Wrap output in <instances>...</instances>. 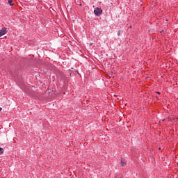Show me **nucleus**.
Listing matches in <instances>:
<instances>
[{
	"label": "nucleus",
	"instance_id": "1",
	"mask_svg": "<svg viewBox=\"0 0 178 178\" xmlns=\"http://www.w3.org/2000/svg\"><path fill=\"white\" fill-rule=\"evenodd\" d=\"M94 13L96 16H99V15H102V9L100 8H95Z\"/></svg>",
	"mask_w": 178,
	"mask_h": 178
},
{
	"label": "nucleus",
	"instance_id": "2",
	"mask_svg": "<svg viewBox=\"0 0 178 178\" xmlns=\"http://www.w3.org/2000/svg\"><path fill=\"white\" fill-rule=\"evenodd\" d=\"M8 33V30L6 27L2 28L0 29V37H2V35H5Z\"/></svg>",
	"mask_w": 178,
	"mask_h": 178
},
{
	"label": "nucleus",
	"instance_id": "3",
	"mask_svg": "<svg viewBox=\"0 0 178 178\" xmlns=\"http://www.w3.org/2000/svg\"><path fill=\"white\" fill-rule=\"evenodd\" d=\"M3 154V148L0 147V155H2Z\"/></svg>",
	"mask_w": 178,
	"mask_h": 178
},
{
	"label": "nucleus",
	"instance_id": "4",
	"mask_svg": "<svg viewBox=\"0 0 178 178\" xmlns=\"http://www.w3.org/2000/svg\"><path fill=\"white\" fill-rule=\"evenodd\" d=\"M8 3H9V5H10V6H13V5H15V4L12 3V0H9V1H8Z\"/></svg>",
	"mask_w": 178,
	"mask_h": 178
},
{
	"label": "nucleus",
	"instance_id": "5",
	"mask_svg": "<svg viewBox=\"0 0 178 178\" xmlns=\"http://www.w3.org/2000/svg\"><path fill=\"white\" fill-rule=\"evenodd\" d=\"M121 165H122V166H124L126 165V163L121 161Z\"/></svg>",
	"mask_w": 178,
	"mask_h": 178
},
{
	"label": "nucleus",
	"instance_id": "6",
	"mask_svg": "<svg viewBox=\"0 0 178 178\" xmlns=\"http://www.w3.org/2000/svg\"><path fill=\"white\" fill-rule=\"evenodd\" d=\"M118 35H120V31H118Z\"/></svg>",
	"mask_w": 178,
	"mask_h": 178
},
{
	"label": "nucleus",
	"instance_id": "7",
	"mask_svg": "<svg viewBox=\"0 0 178 178\" xmlns=\"http://www.w3.org/2000/svg\"><path fill=\"white\" fill-rule=\"evenodd\" d=\"M2 111V108L1 107H0V112Z\"/></svg>",
	"mask_w": 178,
	"mask_h": 178
},
{
	"label": "nucleus",
	"instance_id": "8",
	"mask_svg": "<svg viewBox=\"0 0 178 178\" xmlns=\"http://www.w3.org/2000/svg\"><path fill=\"white\" fill-rule=\"evenodd\" d=\"M157 94H159V92H157Z\"/></svg>",
	"mask_w": 178,
	"mask_h": 178
}]
</instances>
